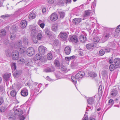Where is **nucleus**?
<instances>
[{"label":"nucleus","instance_id":"obj_1","mask_svg":"<svg viewBox=\"0 0 120 120\" xmlns=\"http://www.w3.org/2000/svg\"><path fill=\"white\" fill-rule=\"evenodd\" d=\"M85 75V73L83 71H79L75 75V77L73 75L71 76V80L74 85H75L76 83V80L79 81L81 80L84 76Z\"/></svg>","mask_w":120,"mask_h":120},{"label":"nucleus","instance_id":"obj_2","mask_svg":"<svg viewBox=\"0 0 120 120\" xmlns=\"http://www.w3.org/2000/svg\"><path fill=\"white\" fill-rule=\"evenodd\" d=\"M18 106L16 107L15 106L14 108V109L15 110V113L12 115H11L9 117V119L10 120H15L16 117V115L18 116L22 115L23 113V111L21 109H16V108L18 107Z\"/></svg>","mask_w":120,"mask_h":120},{"label":"nucleus","instance_id":"obj_3","mask_svg":"<svg viewBox=\"0 0 120 120\" xmlns=\"http://www.w3.org/2000/svg\"><path fill=\"white\" fill-rule=\"evenodd\" d=\"M115 29V28H106V30L103 33L102 39H104L105 41H106L109 38L110 35L112 34V30H114Z\"/></svg>","mask_w":120,"mask_h":120},{"label":"nucleus","instance_id":"obj_4","mask_svg":"<svg viewBox=\"0 0 120 120\" xmlns=\"http://www.w3.org/2000/svg\"><path fill=\"white\" fill-rule=\"evenodd\" d=\"M15 48L17 49H19L20 52L22 53L25 52L26 49L25 47L22 46V42L20 40H19L14 44Z\"/></svg>","mask_w":120,"mask_h":120},{"label":"nucleus","instance_id":"obj_5","mask_svg":"<svg viewBox=\"0 0 120 120\" xmlns=\"http://www.w3.org/2000/svg\"><path fill=\"white\" fill-rule=\"evenodd\" d=\"M38 88H34V91H33L30 95V98L29 99V101L31 100L33 98H34L35 96L38 94L37 92H38L41 87L42 86V84H39L38 85Z\"/></svg>","mask_w":120,"mask_h":120},{"label":"nucleus","instance_id":"obj_6","mask_svg":"<svg viewBox=\"0 0 120 120\" xmlns=\"http://www.w3.org/2000/svg\"><path fill=\"white\" fill-rule=\"evenodd\" d=\"M20 10H19L15 12L13 15L6 14L4 15L1 16V17L4 19H5L7 18L11 17L12 16L15 17H16L18 15H19L20 12Z\"/></svg>","mask_w":120,"mask_h":120},{"label":"nucleus","instance_id":"obj_7","mask_svg":"<svg viewBox=\"0 0 120 120\" xmlns=\"http://www.w3.org/2000/svg\"><path fill=\"white\" fill-rule=\"evenodd\" d=\"M68 36V35L66 32H61L59 35V37L64 41L67 40Z\"/></svg>","mask_w":120,"mask_h":120},{"label":"nucleus","instance_id":"obj_8","mask_svg":"<svg viewBox=\"0 0 120 120\" xmlns=\"http://www.w3.org/2000/svg\"><path fill=\"white\" fill-rule=\"evenodd\" d=\"M12 59L14 60H17L19 58V52L18 51L16 50L13 51L11 54Z\"/></svg>","mask_w":120,"mask_h":120},{"label":"nucleus","instance_id":"obj_9","mask_svg":"<svg viewBox=\"0 0 120 120\" xmlns=\"http://www.w3.org/2000/svg\"><path fill=\"white\" fill-rule=\"evenodd\" d=\"M34 49L32 47H30L27 49L26 51V53L28 56H31L34 54Z\"/></svg>","mask_w":120,"mask_h":120},{"label":"nucleus","instance_id":"obj_10","mask_svg":"<svg viewBox=\"0 0 120 120\" xmlns=\"http://www.w3.org/2000/svg\"><path fill=\"white\" fill-rule=\"evenodd\" d=\"M39 52L40 54L42 55H44L47 51V48L42 45L40 46L38 49Z\"/></svg>","mask_w":120,"mask_h":120},{"label":"nucleus","instance_id":"obj_11","mask_svg":"<svg viewBox=\"0 0 120 120\" xmlns=\"http://www.w3.org/2000/svg\"><path fill=\"white\" fill-rule=\"evenodd\" d=\"M21 94V95L24 97H26L28 94V91L26 88H24L22 89Z\"/></svg>","mask_w":120,"mask_h":120},{"label":"nucleus","instance_id":"obj_12","mask_svg":"<svg viewBox=\"0 0 120 120\" xmlns=\"http://www.w3.org/2000/svg\"><path fill=\"white\" fill-rule=\"evenodd\" d=\"M70 41L73 43H76L78 42V40L77 36L73 35L70 38Z\"/></svg>","mask_w":120,"mask_h":120},{"label":"nucleus","instance_id":"obj_13","mask_svg":"<svg viewBox=\"0 0 120 120\" xmlns=\"http://www.w3.org/2000/svg\"><path fill=\"white\" fill-rule=\"evenodd\" d=\"M58 18V17L57 15L54 13L52 14L50 16V19L52 21L56 20Z\"/></svg>","mask_w":120,"mask_h":120},{"label":"nucleus","instance_id":"obj_14","mask_svg":"<svg viewBox=\"0 0 120 120\" xmlns=\"http://www.w3.org/2000/svg\"><path fill=\"white\" fill-rule=\"evenodd\" d=\"M27 25L26 21L25 20H22L20 22L19 25L21 28L24 29L26 26Z\"/></svg>","mask_w":120,"mask_h":120},{"label":"nucleus","instance_id":"obj_15","mask_svg":"<svg viewBox=\"0 0 120 120\" xmlns=\"http://www.w3.org/2000/svg\"><path fill=\"white\" fill-rule=\"evenodd\" d=\"M81 20L82 19L80 18H76L73 20V22L74 24L77 25L79 23Z\"/></svg>","mask_w":120,"mask_h":120},{"label":"nucleus","instance_id":"obj_16","mask_svg":"<svg viewBox=\"0 0 120 120\" xmlns=\"http://www.w3.org/2000/svg\"><path fill=\"white\" fill-rule=\"evenodd\" d=\"M71 48L69 46H66L64 49V51L65 53L67 55H69L71 52Z\"/></svg>","mask_w":120,"mask_h":120},{"label":"nucleus","instance_id":"obj_17","mask_svg":"<svg viewBox=\"0 0 120 120\" xmlns=\"http://www.w3.org/2000/svg\"><path fill=\"white\" fill-rule=\"evenodd\" d=\"M86 35H82L79 37V39L81 42H84L86 41Z\"/></svg>","mask_w":120,"mask_h":120},{"label":"nucleus","instance_id":"obj_18","mask_svg":"<svg viewBox=\"0 0 120 120\" xmlns=\"http://www.w3.org/2000/svg\"><path fill=\"white\" fill-rule=\"evenodd\" d=\"M113 62L115 65L118 68L120 65V59L116 58L114 60Z\"/></svg>","mask_w":120,"mask_h":120},{"label":"nucleus","instance_id":"obj_19","mask_svg":"<svg viewBox=\"0 0 120 120\" xmlns=\"http://www.w3.org/2000/svg\"><path fill=\"white\" fill-rule=\"evenodd\" d=\"M91 13V11L90 10L85 11L83 15V17L85 18L84 19L86 18L88 16H89Z\"/></svg>","mask_w":120,"mask_h":120},{"label":"nucleus","instance_id":"obj_20","mask_svg":"<svg viewBox=\"0 0 120 120\" xmlns=\"http://www.w3.org/2000/svg\"><path fill=\"white\" fill-rule=\"evenodd\" d=\"M95 96L94 98L93 97H90L87 99V101L89 104L91 105L94 103L95 98Z\"/></svg>","mask_w":120,"mask_h":120},{"label":"nucleus","instance_id":"obj_21","mask_svg":"<svg viewBox=\"0 0 120 120\" xmlns=\"http://www.w3.org/2000/svg\"><path fill=\"white\" fill-rule=\"evenodd\" d=\"M25 62L26 65L27 66L30 67L33 64L32 60L30 59L27 60Z\"/></svg>","mask_w":120,"mask_h":120},{"label":"nucleus","instance_id":"obj_22","mask_svg":"<svg viewBox=\"0 0 120 120\" xmlns=\"http://www.w3.org/2000/svg\"><path fill=\"white\" fill-rule=\"evenodd\" d=\"M55 70V68L53 67L51 68H48L47 69H45L44 71L46 72H49L54 71Z\"/></svg>","mask_w":120,"mask_h":120},{"label":"nucleus","instance_id":"obj_23","mask_svg":"<svg viewBox=\"0 0 120 120\" xmlns=\"http://www.w3.org/2000/svg\"><path fill=\"white\" fill-rule=\"evenodd\" d=\"M110 94L112 97H115L117 95V91L115 89L112 90L110 92Z\"/></svg>","mask_w":120,"mask_h":120},{"label":"nucleus","instance_id":"obj_24","mask_svg":"<svg viewBox=\"0 0 120 120\" xmlns=\"http://www.w3.org/2000/svg\"><path fill=\"white\" fill-rule=\"evenodd\" d=\"M45 34L48 37H50L52 35V32H50L48 28H46L45 30Z\"/></svg>","mask_w":120,"mask_h":120},{"label":"nucleus","instance_id":"obj_25","mask_svg":"<svg viewBox=\"0 0 120 120\" xmlns=\"http://www.w3.org/2000/svg\"><path fill=\"white\" fill-rule=\"evenodd\" d=\"M109 105H110V106L108 107V108L106 109L105 111V112H106L109 109H110L112 106L114 104V101L112 99H110L109 100L108 102Z\"/></svg>","mask_w":120,"mask_h":120},{"label":"nucleus","instance_id":"obj_26","mask_svg":"<svg viewBox=\"0 0 120 120\" xmlns=\"http://www.w3.org/2000/svg\"><path fill=\"white\" fill-rule=\"evenodd\" d=\"M11 49H8L5 50V53L6 56L8 57H10L11 55Z\"/></svg>","mask_w":120,"mask_h":120},{"label":"nucleus","instance_id":"obj_27","mask_svg":"<svg viewBox=\"0 0 120 120\" xmlns=\"http://www.w3.org/2000/svg\"><path fill=\"white\" fill-rule=\"evenodd\" d=\"M6 31L4 29H2L0 31V36L1 38L3 37L6 34Z\"/></svg>","mask_w":120,"mask_h":120},{"label":"nucleus","instance_id":"obj_28","mask_svg":"<svg viewBox=\"0 0 120 120\" xmlns=\"http://www.w3.org/2000/svg\"><path fill=\"white\" fill-rule=\"evenodd\" d=\"M86 48L88 49H92L94 47V45L93 43H89L86 45Z\"/></svg>","mask_w":120,"mask_h":120},{"label":"nucleus","instance_id":"obj_29","mask_svg":"<svg viewBox=\"0 0 120 120\" xmlns=\"http://www.w3.org/2000/svg\"><path fill=\"white\" fill-rule=\"evenodd\" d=\"M11 73H8L5 74H4L3 77L6 80H7L11 76Z\"/></svg>","mask_w":120,"mask_h":120},{"label":"nucleus","instance_id":"obj_30","mask_svg":"<svg viewBox=\"0 0 120 120\" xmlns=\"http://www.w3.org/2000/svg\"><path fill=\"white\" fill-rule=\"evenodd\" d=\"M88 75L91 77L94 78L97 75L96 73L94 72H90L88 73Z\"/></svg>","mask_w":120,"mask_h":120},{"label":"nucleus","instance_id":"obj_31","mask_svg":"<svg viewBox=\"0 0 120 120\" xmlns=\"http://www.w3.org/2000/svg\"><path fill=\"white\" fill-rule=\"evenodd\" d=\"M117 68L114 64H112L110 65L109 67V68L111 71H113L116 68Z\"/></svg>","mask_w":120,"mask_h":120},{"label":"nucleus","instance_id":"obj_32","mask_svg":"<svg viewBox=\"0 0 120 120\" xmlns=\"http://www.w3.org/2000/svg\"><path fill=\"white\" fill-rule=\"evenodd\" d=\"M38 40L39 41H41L42 40L43 38V36L42 34V33L40 32L38 33L37 36Z\"/></svg>","mask_w":120,"mask_h":120},{"label":"nucleus","instance_id":"obj_33","mask_svg":"<svg viewBox=\"0 0 120 120\" xmlns=\"http://www.w3.org/2000/svg\"><path fill=\"white\" fill-rule=\"evenodd\" d=\"M54 64L56 68L58 69H59L60 67V64L59 61L57 60H55L54 61Z\"/></svg>","mask_w":120,"mask_h":120},{"label":"nucleus","instance_id":"obj_34","mask_svg":"<svg viewBox=\"0 0 120 120\" xmlns=\"http://www.w3.org/2000/svg\"><path fill=\"white\" fill-rule=\"evenodd\" d=\"M41 58V56L40 54H37L34 57V59L35 60H40Z\"/></svg>","mask_w":120,"mask_h":120},{"label":"nucleus","instance_id":"obj_35","mask_svg":"<svg viewBox=\"0 0 120 120\" xmlns=\"http://www.w3.org/2000/svg\"><path fill=\"white\" fill-rule=\"evenodd\" d=\"M36 16V15L35 13L32 12L31 13L29 16V18L30 19H34Z\"/></svg>","mask_w":120,"mask_h":120},{"label":"nucleus","instance_id":"obj_36","mask_svg":"<svg viewBox=\"0 0 120 120\" xmlns=\"http://www.w3.org/2000/svg\"><path fill=\"white\" fill-rule=\"evenodd\" d=\"M62 74L60 72H58V73L56 74V78L57 79H60L62 77Z\"/></svg>","mask_w":120,"mask_h":120},{"label":"nucleus","instance_id":"obj_37","mask_svg":"<svg viewBox=\"0 0 120 120\" xmlns=\"http://www.w3.org/2000/svg\"><path fill=\"white\" fill-rule=\"evenodd\" d=\"M60 45V43L59 42V40H55L53 43V45L54 46H58Z\"/></svg>","mask_w":120,"mask_h":120},{"label":"nucleus","instance_id":"obj_38","mask_svg":"<svg viewBox=\"0 0 120 120\" xmlns=\"http://www.w3.org/2000/svg\"><path fill=\"white\" fill-rule=\"evenodd\" d=\"M15 37V34L14 32L13 33H11L10 34V38L11 40H14Z\"/></svg>","mask_w":120,"mask_h":120},{"label":"nucleus","instance_id":"obj_39","mask_svg":"<svg viewBox=\"0 0 120 120\" xmlns=\"http://www.w3.org/2000/svg\"><path fill=\"white\" fill-rule=\"evenodd\" d=\"M11 67L12 70L15 71L16 69V67L15 63H12Z\"/></svg>","mask_w":120,"mask_h":120},{"label":"nucleus","instance_id":"obj_40","mask_svg":"<svg viewBox=\"0 0 120 120\" xmlns=\"http://www.w3.org/2000/svg\"><path fill=\"white\" fill-rule=\"evenodd\" d=\"M3 41L4 44L5 45L7 44L9 42L8 39L7 38H6L5 39H4V40L2 39H1L0 41V42Z\"/></svg>","mask_w":120,"mask_h":120},{"label":"nucleus","instance_id":"obj_41","mask_svg":"<svg viewBox=\"0 0 120 120\" xmlns=\"http://www.w3.org/2000/svg\"><path fill=\"white\" fill-rule=\"evenodd\" d=\"M16 91L15 90H12L10 92V94L11 96L12 97H15L16 95Z\"/></svg>","mask_w":120,"mask_h":120},{"label":"nucleus","instance_id":"obj_42","mask_svg":"<svg viewBox=\"0 0 120 120\" xmlns=\"http://www.w3.org/2000/svg\"><path fill=\"white\" fill-rule=\"evenodd\" d=\"M60 18H63L65 16V13L63 11L59 12Z\"/></svg>","mask_w":120,"mask_h":120},{"label":"nucleus","instance_id":"obj_43","mask_svg":"<svg viewBox=\"0 0 120 120\" xmlns=\"http://www.w3.org/2000/svg\"><path fill=\"white\" fill-rule=\"evenodd\" d=\"M52 56L51 52H50L48 54L47 57L49 60H51L52 58Z\"/></svg>","mask_w":120,"mask_h":120},{"label":"nucleus","instance_id":"obj_44","mask_svg":"<svg viewBox=\"0 0 120 120\" xmlns=\"http://www.w3.org/2000/svg\"><path fill=\"white\" fill-rule=\"evenodd\" d=\"M52 30L56 32L57 31V26H55L54 24L53 25L52 27Z\"/></svg>","mask_w":120,"mask_h":120},{"label":"nucleus","instance_id":"obj_45","mask_svg":"<svg viewBox=\"0 0 120 120\" xmlns=\"http://www.w3.org/2000/svg\"><path fill=\"white\" fill-rule=\"evenodd\" d=\"M99 38L97 37H96L94 38V42H99Z\"/></svg>","mask_w":120,"mask_h":120},{"label":"nucleus","instance_id":"obj_46","mask_svg":"<svg viewBox=\"0 0 120 120\" xmlns=\"http://www.w3.org/2000/svg\"><path fill=\"white\" fill-rule=\"evenodd\" d=\"M120 32V25L118 26L116 29V32L118 33Z\"/></svg>","mask_w":120,"mask_h":120},{"label":"nucleus","instance_id":"obj_47","mask_svg":"<svg viewBox=\"0 0 120 120\" xmlns=\"http://www.w3.org/2000/svg\"><path fill=\"white\" fill-rule=\"evenodd\" d=\"M90 20L93 23H94V22H97V20L93 17H91L90 18Z\"/></svg>","mask_w":120,"mask_h":120},{"label":"nucleus","instance_id":"obj_48","mask_svg":"<svg viewBox=\"0 0 120 120\" xmlns=\"http://www.w3.org/2000/svg\"><path fill=\"white\" fill-rule=\"evenodd\" d=\"M23 42L26 45L28 44V40L26 37L23 38Z\"/></svg>","mask_w":120,"mask_h":120},{"label":"nucleus","instance_id":"obj_49","mask_svg":"<svg viewBox=\"0 0 120 120\" xmlns=\"http://www.w3.org/2000/svg\"><path fill=\"white\" fill-rule=\"evenodd\" d=\"M105 53V52L103 49H101L99 51V54L100 55L102 56Z\"/></svg>","mask_w":120,"mask_h":120},{"label":"nucleus","instance_id":"obj_50","mask_svg":"<svg viewBox=\"0 0 120 120\" xmlns=\"http://www.w3.org/2000/svg\"><path fill=\"white\" fill-rule=\"evenodd\" d=\"M96 0H94L93 2V4L91 6L92 8L93 7L94 8H95L96 6Z\"/></svg>","mask_w":120,"mask_h":120},{"label":"nucleus","instance_id":"obj_51","mask_svg":"<svg viewBox=\"0 0 120 120\" xmlns=\"http://www.w3.org/2000/svg\"><path fill=\"white\" fill-rule=\"evenodd\" d=\"M65 3L66 4H70L71 2V0H65Z\"/></svg>","mask_w":120,"mask_h":120},{"label":"nucleus","instance_id":"obj_52","mask_svg":"<svg viewBox=\"0 0 120 120\" xmlns=\"http://www.w3.org/2000/svg\"><path fill=\"white\" fill-rule=\"evenodd\" d=\"M37 32V30L35 29H33L32 30V33L34 35L36 34Z\"/></svg>","mask_w":120,"mask_h":120},{"label":"nucleus","instance_id":"obj_53","mask_svg":"<svg viewBox=\"0 0 120 120\" xmlns=\"http://www.w3.org/2000/svg\"><path fill=\"white\" fill-rule=\"evenodd\" d=\"M33 41L35 43H37L38 42V38L37 39L36 38H35L34 37L33 38Z\"/></svg>","mask_w":120,"mask_h":120},{"label":"nucleus","instance_id":"obj_54","mask_svg":"<svg viewBox=\"0 0 120 120\" xmlns=\"http://www.w3.org/2000/svg\"><path fill=\"white\" fill-rule=\"evenodd\" d=\"M54 0H47V1L50 4H52L54 2Z\"/></svg>","mask_w":120,"mask_h":120},{"label":"nucleus","instance_id":"obj_55","mask_svg":"<svg viewBox=\"0 0 120 120\" xmlns=\"http://www.w3.org/2000/svg\"><path fill=\"white\" fill-rule=\"evenodd\" d=\"M61 70L64 71H66L67 69L65 67L63 66L61 68Z\"/></svg>","mask_w":120,"mask_h":120},{"label":"nucleus","instance_id":"obj_56","mask_svg":"<svg viewBox=\"0 0 120 120\" xmlns=\"http://www.w3.org/2000/svg\"><path fill=\"white\" fill-rule=\"evenodd\" d=\"M25 118V117L23 115L20 116H19V119L20 120H24Z\"/></svg>","mask_w":120,"mask_h":120},{"label":"nucleus","instance_id":"obj_57","mask_svg":"<svg viewBox=\"0 0 120 120\" xmlns=\"http://www.w3.org/2000/svg\"><path fill=\"white\" fill-rule=\"evenodd\" d=\"M109 62L110 63H112L113 62V58L112 57L109 58Z\"/></svg>","mask_w":120,"mask_h":120},{"label":"nucleus","instance_id":"obj_58","mask_svg":"<svg viewBox=\"0 0 120 120\" xmlns=\"http://www.w3.org/2000/svg\"><path fill=\"white\" fill-rule=\"evenodd\" d=\"M4 102V100L3 98H0V105L2 104Z\"/></svg>","mask_w":120,"mask_h":120},{"label":"nucleus","instance_id":"obj_59","mask_svg":"<svg viewBox=\"0 0 120 120\" xmlns=\"http://www.w3.org/2000/svg\"><path fill=\"white\" fill-rule=\"evenodd\" d=\"M105 52H110V48H106L105 49Z\"/></svg>","mask_w":120,"mask_h":120},{"label":"nucleus","instance_id":"obj_60","mask_svg":"<svg viewBox=\"0 0 120 120\" xmlns=\"http://www.w3.org/2000/svg\"><path fill=\"white\" fill-rule=\"evenodd\" d=\"M43 29L44 27L45 24L44 23H42L39 25Z\"/></svg>","mask_w":120,"mask_h":120},{"label":"nucleus","instance_id":"obj_61","mask_svg":"<svg viewBox=\"0 0 120 120\" xmlns=\"http://www.w3.org/2000/svg\"><path fill=\"white\" fill-rule=\"evenodd\" d=\"M46 79L47 80H49V81H51L53 80L52 79H51L48 76H47L46 78Z\"/></svg>","mask_w":120,"mask_h":120},{"label":"nucleus","instance_id":"obj_62","mask_svg":"<svg viewBox=\"0 0 120 120\" xmlns=\"http://www.w3.org/2000/svg\"><path fill=\"white\" fill-rule=\"evenodd\" d=\"M19 61L21 62H22V63L24 62H25V60H24L22 58H20L19 60Z\"/></svg>","mask_w":120,"mask_h":120},{"label":"nucleus","instance_id":"obj_63","mask_svg":"<svg viewBox=\"0 0 120 120\" xmlns=\"http://www.w3.org/2000/svg\"><path fill=\"white\" fill-rule=\"evenodd\" d=\"M102 88L101 86H100L98 88V91H100L101 92L102 91Z\"/></svg>","mask_w":120,"mask_h":120},{"label":"nucleus","instance_id":"obj_64","mask_svg":"<svg viewBox=\"0 0 120 120\" xmlns=\"http://www.w3.org/2000/svg\"><path fill=\"white\" fill-rule=\"evenodd\" d=\"M88 116L86 117H84L82 120H88Z\"/></svg>","mask_w":120,"mask_h":120}]
</instances>
